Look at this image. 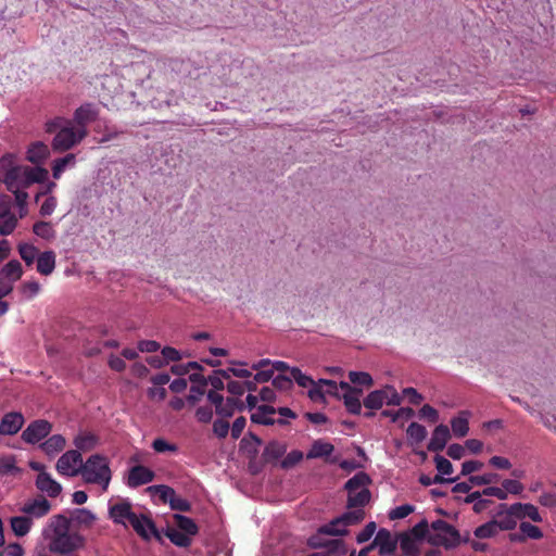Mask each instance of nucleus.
<instances>
[{
    "instance_id": "obj_1",
    "label": "nucleus",
    "mask_w": 556,
    "mask_h": 556,
    "mask_svg": "<svg viewBox=\"0 0 556 556\" xmlns=\"http://www.w3.org/2000/svg\"><path fill=\"white\" fill-rule=\"evenodd\" d=\"M46 131L55 134L52 140V149L56 152H65L80 143L88 135L87 129L73 126V122L63 117H55L46 123Z\"/></svg>"
},
{
    "instance_id": "obj_2",
    "label": "nucleus",
    "mask_w": 556,
    "mask_h": 556,
    "mask_svg": "<svg viewBox=\"0 0 556 556\" xmlns=\"http://www.w3.org/2000/svg\"><path fill=\"white\" fill-rule=\"evenodd\" d=\"M81 476L88 483L103 484L108 488L111 481V469L106 457L94 454L84 464Z\"/></svg>"
},
{
    "instance_id": "obj_3",
    "label": "nucleus",
    "mask_w": 556,
    "mask_h": 556,
    "mask_svg": "<svg viewBox=\"0 0 556 556\" xmlns=\"http://www.w3.org/2000/svg\"><path fill=\"white\" fill-rule=\"evenodd\" d=\"M432 530L437 532L431 535L428 542L433 545H444L445 547H454L459 543V532L448 522L438 519L431 523Z\"/></svg>"
},
{
    "instance_id": "obj_4",
    "label": "nucleus",
    "mask_w": 556,
    "mask_h": 556,
    "mask_svg": "<svg viewBox=\"0 0 556 556\" xmlns=\"http://www.w3.org/2000/svg\"><path fill=\"white\" fill-rule=\"evenodd\" d=\"M86 540L78 532L60 533L53 535L49 547L52 553L56 554H72L85 546Z\"/></svg>"
},
{
    "instance_id": "obj_5",
    "label": "nucleus",
    "mask_w": 556,
    "mask_h": 556,
    "mask_svg": "<svg viewBox=\"0 0 556 556\" xmlns=\"http://www.w3.org/2000/svg\"><path fill=\"white\" fill-rule=\"evenodd\" d=\"M402 397L392 386L371 391L363 401L364 406L370 410L380 409L383 404L400 405Z\"/></svg>"
},
{
    "instance_id": "obj_6",
    "label": "nucleus",
    "mask_w": 556,
    "mask_h": 556,
    "mask_svg": "<svg viewBox=\"0 0 556 556\" xmlns=\"http://www.w3.org/2000/svg\"><path fill=\"white\" fill-rule=\"evenodd\" d=\"M346 532V526L340 516L331 520L329 523L321 526L317 533L308 539V544L315 548L327 546L329 540H324L325 535L338 536L344 535Z\"/></svg>"
},
{
    "instance_id": "obj_7",
    "label": "nucleus",
    "mask_w": 556,
    "mask_h": 556,
    "mask_svg": "<svg viewBox=\"0 0 556 556\" xmlns=\"http://www.w3.org/2000/svg\"><path fill=\"white\" fill-rule=\"evenodd\" d=\"M83 456L79 451L71 450L65 452L56 462V471L66 477H75L81 473L84 467Z\"/></svg>"
},
{
    "instance_id": "obj_8",
    "label": "nucleus",
    "mask_w": 556,
    "mask_h": 556,
    "mask_svg": "<svg viewBox=\"0 0 556 556\" xmlns=\"http://www.w3.org/2000/svg\"><path fill=\"white\" fill-rule=\"evenodd\" d=\"M52 431V424L46 419L31 421L22 432V440L28 444H36L47 438Z\"/></svg>"
},
{
    "instance_id": "obj_9",
    "label": "nucleus",
    "mask_w": 556,
    "mask_h": 556,
    "mask_svg": "<svg viewBox=\"0 0 556 556\" xmlns=\"http://www.w3.org/2000/svg\"><path fill=\"white\" fill-rule=\"evenodd\" d=\"M51 508V503L43 495H37L34 498L27 500L20 510L33 520L34 518L39 519L47 516Z\"/></svg>"
},
{
    "instance_id": "obj_10",
    "label": "nucleus",
    "mask_w": 556,
    "mask_h": 556,
    "mask_svg": "<svg viewBox=\"0 0 556 556\" xmlns=\"http://www.w3.org/2000/svg\"><path fill=\"white\" fill-rule=\"evenodd\" d=\"M340 389L344 391L342 399L344 406L350 414L359 415L362 412L361 396L363 390L356 387H352L349 382L341 381Z\"/></svg>"
},
{
    "instance_id": "obj_11",
    "label": "nucleus",
    "mask_w": 556,
    "mask_h": 556,
    "mask_svg": "<svg viewBox=\"0 0 556 556\" xmlns=\"http://www.w3.org/2000/svg\"><path fill=\"white\" fill-rule=\"evenodd\" d=\"M109 514L113 522L123 526L130 525L131 520L137 516V514L132 511V505L128 500H121L112 504Z\"/></svg>"
},
{
    "instance_id": "obj_12",
    "label": "nucleus",
    "mask_w": 556,
    "mask_h": 556,
    "mask_svg": "<svg viewBox=\"0 0 556 556\" xmlns=\"http://www.w3.org/2000/svg\"><path fill=\"white\" fill-rule=\"evenodd\" d=\"M520 516L518 510L513 509V505L501 504L494 520L500 531H510L516 528Z\"/></svg>"
},
{
    "instance_id": "obj_13",
    "label": "nucleus",
    "mask_w": 556,
    "mask_h": 556,
    "mask_svg": "<svg viewBox=\"0 0 556 556\" xmlns=\"http://www.w3.org/2000/svg\"><path fill=\"white\" fill-rule=\"evenodd\" d=\"M154 478L155 473L153 470L143 465H136L129 469L126 483L129 488L136 489L152 482Z\"/></svg>"
},
{
    "instance_id": "obj_14",
    "label": "nucleus",
    "mask_w": 556,
    "mask_h": 556,
    "mask_svg": "<svg viewBox=\"0 0 556 556\" xmlns=\"http://www.w3.org/2000/svg\"><path fill=\"white\" fill-rule=\"evenodd\" d=\"M24 422L23 414L17 412L7 413L0 420V434L14 435L22 429Z\"/></svg>"
},
{
    "instance_id": "obj_15",
    "label": "nucleus",
    "mask_w": 556,
    "mask_h": 556,
    "mask_svg": "<svg viewBox=\"0 0 556 556\" xmlns=\"http://www.w3.org/2000/svg\"><path fill=\"white\" fill-rule=\"evenodd\" d=\"M130 526L136 533L144 540H150L151 536L160 539L155 523L146 515H137L134 520H131Z\"/></svg>"
},
{
    "instance_id": "obj_16",
    "label": "nucleus",
    "mask_w": 556,
    "mask_h": 556,
    "mask_svg": "<svg viewBox=\"0 0 556 556\" xmlns=\"http://www.w3.org/2000/svg\"><path fill=\"white\" fill-rule=\"evenodd\" d=\"M99 116V110L93 103H85L74 112V122L79 129H87V125Z\"/></svg>"
},
{
    "instance_id": "obj_17",
    "label": "nucleus",
    "mask_w": 556,
    "mask_h": 556,
    "mask_svg": "<svg viewBox=\"0 0 556 556\" xmlns=\"http://www.w3.org/2000/svg\"><path fill=\"white\" fill-rule=\"evenodd\" d=\"M370 545H372V548L378 547L379 554L381 556H386L392 555L395 552L397 541L392 538L391 532L389 530L382 528L377 532Z\"/></svg>"
},
{
    "instance_id": "obj_18",
    "label": "nucleus",
    "mask_w": 556,
    "mask_h": 556,
    "mask_svg": "<svg viewBox=\"0 0 556 556\" xmlns=\"http://www.w3.org/2000/svg\"><path fill=\"white\" fill-rule=\"evenodd\" d=\"M334 451L333 444L323 441V440H315L309 448V451L306 454L307 459H315V458H326V462L330 464H336L338 462L337 457L328 458Z\"/></svg>"
},
{
    "instance_id": "obj_19",
    "label": "nucleus",
    "mask_w": 556,
    "mask_h": 556,
    "mask_svg": "<svg viewBox=\"0 0 556 556\" xmlns=\"http://www.w3.org/2000/svg\"><path fill=\"white\" fill-rule=\"evenodd\" d=\"M35 483L36 488L42 493H46L49 497H56L62 492L61 484L46 471L38 473Z\"/></svg>"
},
{
    "instance_id": "obj_20",
    "label": "nucleus",
    "mask_w": 556,
    "mask_h": 556,
    "mask_svg": "<svg viewBox=\"0 0 556 556\" xmlns=\"http://www.w3.org/2000/svg\"><path fill=\"white\" fill-rule=\"evenodd\" d=\"M451 438L450 429L445 425H439L435 427L431 440L428 444L430 452H441L444 450L448 439Z\"/></svg>"
},
{
    "instance_id": "obj_21",
    "label": "nucleus",
    "mask_w": 556,
    "mask_h": 556,
    "mask_svg": "<svg viewBox=\"0 0 556 556\" xmlns=\"http://www.w3.org/2000/svg\"><path fill=\"white\" fill-rule=\"evenodd\" d=\"M66 446V440L62 434H53L40 444L41 450L49 456L53 457L62 452Z\"/></svg>"
},
{
    "instance_id": "obj_22",
    "label": "nucleus",
    "mask_w": 556,
    "mask_h": 556,
    "mask_svg": "<svg viewBox=\"0 0 556 556\" xmlns=\"http://www.w3.org/2000/svg\"><path fill=\"white\" fill-rule=\"evenodd\" d=\"M10 526L16 536H25L33 527V520L26 515L10 518Z\"/></svg>"
},
{
    "instance_id": "obj_23",
    "label": "nucleus",
    "mask_w": 556,
    "mask_h": 556,
    "mask_svg": "<svg viewBox=\"0 0 556 556\" xmlns=\"http://www.w3.org/2000/svg\"><path fill=\"white\" fill-rule=\"evenodd\" d=\"M469 416L470 413L468 410H462L457 417H454L451 420L452 430L455 437L464 438L467 435L469 431Z\"/></svg>"
},
{
    "instance_id": "obj_24",
    "label": "nucleus",
    "mask_w": 556,
    "mask_h": 556,
    "mask_svg": "<svg viewBox=\"0 0 556 556\" xmlns=\"http://www.w3.org/2000/svg\"><path fill=\"white\" fill-rule=\"evenodd\" d=\"M50 154L49 148L46 143L37 141L33 143L27 150V160L33 164L42 163Z\"/></svg>"
},
{
    "instance_id": "obj_25",
    "label": "nucleus",
    "mask_w": 556,
    "mask_h": 556,
    "mask_svg": "<svg viewBox=\"0 0 556 556\" xmlns=\"http://www.w3.org/2000/svg\"><path fill=\"white\" fill-rule=\"evenodd\" d=\"M23 275L22 265L18 261L12 260L0 270V279H4L11 285L17 281Z\"/></svg>"
},
{
    "instance_id": "obj_26",
    "label": "nucleus",
    "mask_w": 556,
    "mask_h": 556,
    "mask_svg": "<svg viewBox=\"0 0 556 556\" xmlns=\"http://www.w3.org/2000/svg\"><path fill=\"white\" fill-rule=\"evenodd\" d=\"M244 407L245 405L242 401L235 397H227L226 401H223L216 414L223 418H229L233 416L236 410L242 412Z\"/></svg>"
},
{
    "instance_id": "obj_27",
    "label": "nucleus",
    "mask_w": 556,
    "mask_h": 556,
    "mask_svg": "<svg viewBox=\"0 0 556 556\" xmlns=\"http://www.w3.org/2000/svg\"><path fill=\"white\" fill-rule=\"evenodd\" d=\"M55 267V254L47 251L37 257V270L45 276L50 275Z\"/></svg>"
},
{
    "instance_id": "obj_28",
    "label": "nucleus",
    "mask_w": 556,
    "mask_h": 556,
    "mask_svg": "<svg viewBox=\"0 0 556 556\" xmlns=\"http://www.w3.org/2000/svg\"><path fill=\"white\" fill-rule=\"evenodd\" d=\"M326 552H316L308 556H344L346 548L341 539H331L328 541L327 546H324Z\"/></svg>"
},
{
    "instance_id": "obj_29",
    "label": "nucleus",
    "mask_w": 556,
    "mask_h": 556,
    "mask_svg": "<svg viewBox=\"0 0 556 556\" xmlns=\"http://www.w3.org/2000/svg\"><path fill=\"white\" fill-rule=\"evenodd\" d=\"M174 521H175V525L177 526L178 530L187 533L190 536L197 535L199 532L198 525L194 522L193 519H191L187 516H184L180 514H175Z\"/></svg>"
},
{
    "instance_id": "obj_30",
    "label": "nucleus",
    "mask_w": 556,
    "mask_h": 556,
    "mask_svg": "<svg viewBox=\"0 0 556 556\" xmlns=\"http://www.w3.org/2000/svg\"><path fill=\"white\" fill-rule=\"evenodd\" d=\"M513 509L518 510L519 515H521L519 520L528 517L533 522L542 521V517H541L538 508L533 504L515 503V504H513Z\"/></svg>"
},
{
    "instance_id": "obj_31",
    "label": "nucleus",
    "mask_w": 556,
    "mask_h": 556,
    "mask_svg": "<svg viewBox=\"0 0 556 556\" xmlns=\"http://www.w3.org/2000/svg\"><path fill=\"white\" fill-rule=\"evenodd\" d=\"M370 491L368 489H362L355 492H349L348 507L357 508L364 507L370 501Z\"/></svg>"
},
{
    "instance_id": "obj_32",
    "label": "nucleus",
    "mask_w": 556,
    "mask_h": 556,
    "mask_svg": "<svg viewBox=\"0 0 556 556\" xmlns=\"http://www.w3.org/2000/svg\"><path fill=\"white\" fill-rule=\"evenodd\" d=\"M286 445L278 441H270L264 448L263 457L266 462L277 460L286 453Z\"/></svg>"
},
{
    "instance_id": "obj_33",
    "label": "nucleus",
    "mask_w": 556,
    "mask_h": 556,
    "mask_svg": "<svg viewBox=\"0 0 556 556\" xmlns=\"http://www.w3.org/2000/svg\"><path fill=\"white\" fill-rule=\"evenodd\" d=\"M370 483V478L366 472H357L345 483V490L348 492H355L359 489H366L365 486Z\"/></svg>"
},
{
    "instance_id": "obj_34",
    "label": "nucleus",
    "mask_w": 556,
    "mask_h": 556,
    "mask_svg": "<svg viewBox=\"0 0 556 556\" xmlns=\"http://www.w3.org/2000/svg\"><path fill=\"white\" fill-rule=\"evenodd\" d=\"M165 535L169 539V541L173 544L179 547H188L191 545L192 542L190 535L174 528H168Z\"/></svg>"
},
{
    "instance_id": "obj_35",
    "label": "nucleus",
    "mask_w": 556,
    "mask_h": 556,
    "mask_svg": "<svg viewBox=\"0 0 556 556\" xmlns=\"http://www.w3.org/2000/svg\"><path fill=\"white\" fill-rule=\"evenodd\" d=\"M500 532L495 520H490L479 527H477L473 531V534L477 539H490L497 535Z\"/></svg>"
},
{
    "instance_id": "obj_36",
    "label": "nucleus",
    "mask_w": 556,
    "mask_h": 556,
    "mask_svg": "<svg viewBox=\"0 0 556 556\" xmlns=\"http://www.w3.org/2000/svg\"><path fill=\"white\" fill-rule=\"evenodd\" d=\"M400 547L406 556H418L419 555V548L416 544V539H414L408 533L401 534Z\"/></svg>"
},
{
    "instance_id": "obj_37",
    "label": "nucleus",
    "mask_w": 556,
    "mask_h": 556,
    "mask_svg": "<svg viewBox=\"0 0 556 556\" xmlns=\"http://www.w3.org/2000/svg\"><path fill=\"white\" fill-rule=\"evenodd\" d=\"M71 521L72 519L65 517L64 515L53 516L50 519V528L52 529L53 535L70 532Z\"/></svg>"
},
{
    "instance_id": "obj_38",
    "label": "nucleus",
    "mask_w": 556,
    "mask_h": 556,
    "mask_svg": "<svg viewBox=\"0 0 556 556\" xmlns=\"http://www.w3.org/2000/svg\"><path fill=\"white\" fill-rule=\"evenodd\" d=\"M71 519L78 526L90 527L96 520V516L88 509L77 508L72 513Z\"/></svg>"
},
{
    "instance_id": "obj_39",
    "label": "nucleus",
    "mask_w": 556,
    "mask_h": 556,
    "mask_svg": "<svg viewBox=\"0 0 556 556\" xmlns=\"http://www.w3.org/2000/svg\"><path fill=\"white\" fill-rule=\"evenodd\" d=\"M74 444L77 448V451H90L92 450L97 444V437L92 433H79L74 439Z\"/></svg>"
},
{
    "instance_id": "obj_40",
    "label": "nucleus",
    "mask_w": 556,
    "mask_h": 556,
    "mask_svg": "<svg viewBox=\"0 0 556 556\" xmlns=\"http://www.w3.org/2000/svg\"><path fill=\"white\" fill-rule=\"evenodd\" d=\"M148 491L152 494H156L161 502L164 504H170V500L176 492L172 486L165 484H156L148 488Z\"/></svg>"
},
{
    "instance_id": "obj_41",
    "label": "nucleus",
    "mask_w": 556,
    "mask_h": 556,
    "mask_svg": "<svg viewBox=\"0 0 556 556\" xmlns=\"http://www.w3.org/2000/svg\"><path fill=\"white\" fill-rule=\"evenodd\" d=\"M20 173L21 166L12 167L5 173L4 184L9 191H17V189H21Z\"/></svg>"
},
{
    "instance_id": "obj_42",
    "label": "nucleus",
    "mask_w": 556,
    "mask_h": 556,
    "mask_svg": "<svg viewBox=\"0 0 556 556\" xmlns=\"http://www.w3.org/2000/svg\"><path fill=\"white\" fill-rule=\"evenodd\" d=\"M75 154H66L63 157L56 159L52 165V176L54 179H59L62 173L65 170L66 166L70 164H74Z\"/></svg>"
},
{
    "instance_id": "obj_43",
    "label": "nucleus",
    "mask_w": 556,
    "mask_h": 556,
    "mask_svg": "<svg viewBox=\"0 0 556 556\" xmlns=\"http://www.w3.org/2000/svg\"><path fill=\"white\" fill-rule=\"evenodd\" d=\"M406 433L407 437L416 444L421 443L427 437L426 428L418 422H412L408 426Z\"/></svg>"
},
{
    "instance_id": "obj_44",
    "label": "nucleus",
    "mask_w": 556,
    "mask_h": 556,
    "mask_svg": "<svg viewBox=\"0 0 556 556\" xmlns=\"http://www.w3.org/2000/svg\"><path fill=\"white\" fill-rule=\"evenodd\" d=\"M349 379L351 383H353L356 388L357 386H364L369 388L374 384L371 376L365 371H350Z\"/></svg>"
},
{
    "instance_id": "obj_45",
    "label": "nucleus",
    "mask_w": 556,
    "mask_h": 556,
    "mask_svg": "<svg viewBox=\"0 0 556 556\" xmlns=\"http://www.w3.org/2000/svg\"><path fill=\"white\" fill-rule=\"evenodd\" d=\"M18 253L26 265H31L37 257L38 250L33 244L21 243Z\"/></svg>"
},
{
    "instance_id": "obj_46",
    "label": "nucleus",
    "mask_w": 556,
    "mask_h": 556,
    "mask_svg": "<svg viewBox=\"0 0 556 556\" xmlns=\"http://www.w3.org/2000/svg\"><path fill=\"white\" fill-rule=\"evenodd\" d=\"M274 414H276V408L274 406L263 404L257 406L256 410L251 415V421L262 425L267 415Z\"/></svg>"
},
{
    "instance_id": "obj_47",
    "label": "nucleus",
    "mask_w": 556,
    "mask_h": 556,
    "mask_svg": "<svg viewBox=\"0 0 556 556\" xmlns=\"http://www.w3.org/2000/svg\"><path fill=\"white\" fill-rule=\"evenodd\" d=\"M33 231L36 236L42 239H51L54 237V230L48 222H37L33 226Z\"/></svg>"
},
{
    "instance_id": "obj_48",
    "label": "nucleus",
    "mask_w": 556,
    "mask_h": 556,
    "mask_svg": "<svg viewBox=\"0 0 556 556\" xmlns=\"http://www.w3.org/2000/svg\"><path fill=\"white\" fill-rule=\"evenodd\" d=\"M519 530L523 533L525 539L539 540L543 536L541 529L530 522L522 521L519 526Z\"/></svg>"
},
{
    "instance_id": "obj_49",
    "label": "nucleus",
    "mask_w": 556,
    "mask_h": 556,
    "mask_svg": "<svg viewBox=\"0 0 556 556\" xmlns=\"http://www.w3.org/2000/svg\"><path fill=\"white\" fill-rule=\"evenodd\" d=\"M500 476L494 472L484 473L481 476H470L469 482L473 485H489L491 483L497 482Z\"/></svg>"
},
{
    "instance_id": "obj_50",
    "label": "nucleus",
    "mask_w": 556,
    "mask_h": 556,
    "mask_svg": "<svg viewBox=\"0 0 556 556\" xmlns=\"http://www.w3.org/2000/svg\"><path fill=\"white\" fill-rule=\"evenodd\" d=\"M290 374L292 377V380H294L300 387L307 388L311 387L315 381L309 376L303 374L300 368L292 367L290 369Z\"/></svg>"
},
{
    "instance_id": "obj_51",
    "label": "nucleus",
    "mask_w": 556,
    "mask_h": 556,
    "mask_svg": "<svg viewBox=\"0 0 556 556\" xmlns=\"http://www.w3.org/2000/svg\"><path fill=\"white\" fill-rule=\"evenodd\" d=\"M169 507L173 510L184 511L188 513L191 510V504L188 500L177 495V493H174L173 498L170 500Z\"/></svg>"
},
{
    "instance_id": "obj_52",
    "label": "nucleus",
    "mask_w": 556,
    "mask_h": 556,
    "mask_svg": "<svg viewBox=\"0 0 556 556\" xmlns=\"http://www.w3.org/2000/svg\"><path fill=\"white\" fill-rule=\"evenodd\" d=\"M152 447L157 453L172 452L176 453L178 451V446L174 443H169L162 438H157L152 442Z\"/></svg>"
},
{
    "instance_id": "obj_53",
    "label": "nucleus",
    "mask_w": 556,
    "mask_h": 556,
    "mask_svg": "<svg viewBox=\"0 0 556 556\" xmlns=\"http://www.w3.org/2000/svg\"><path fill=\"white\" fill-rule=\"evenodd\" d=\"M273 386L282 391L290 390L293 386L291 374L289 376L280 374L273 378Z\"/></svg>"
},
{
    "instance_id": "obj_54",
    "label": "nucleus",
    "mask_w": 556,
    "mask_h": 556,
    "mask_svg": "<svg viewBox=\"0 0 556 556\" xmlns=\"http://www.w3.org/2000/svg\"><path fill=\"white\" fill-rule=\"evenodd\" d=\"M503 490L506 492V495L508 493L514 495H519L523 491V485L521 482L515 479H505L502 482Z\"/></svg>"
},
{
    "instance_id": "obj_55",
    "label": "nucleus",
    "mask_w": 556,
    "mask_h": 556,
    "mask_svg": "<svg viewBox=\"0 0 556 556\" xmlns=\"http://www.w3.org/2000/svg\"><path fill=\"white\" fill-rule=\"evenodd\" d=\"M4 217L5 219L0 224V235L9 236L14 231L17 219L14 215H9V213Z\"/></svg>"
},
{
    "instance_id": "obj_56",
    "label": "nucleus",
    "mask_w": 556,
    "mask_h": 556,
    "mask_svg": "<svg viewBox=\"0 0 556 556\" xmlns=\"http://www.w3.org/2000/svg\"><path fill=\"white\" fill-rule=\"evenodd\" d=\"M413 511H414V507L412 505H408V504L401 505V506L395 507L394 509H392L389 513V518L391 520L403 519V518L407 517L409 514H412Z\"/></svg>"
},
{
    "instance_id": "obj_57",
    "label": "nucleus",
    "mask_w": 556,
    "mask_h": 556,
    "mask_svg": "<svg viewBox=\"0 0 556 556\" xmlns=\"http://www.w3.org/2000/svg\"><path fill=\"white\" fill-rule=\"evenodd\" d=\"M429 531V525L426 519H422L417 525H415L410 531V535L416 540H422L426 538Z\"/></svg>"
},
{
    "instance_id": "obj_58",
    "label": "nucleus",
    "mask_w": 556,
    "mask_h": 556,
    "mask_svg": "<svg viewBox=\"0 0 556 556\" xmlns=\"http://www.w3.org/2000/svg\"><path fill=\"white\" fill-rule=\"evenodd\" d=\"M307 395L314 402L324 401L325 400V391L323 389V383H320L319 380L315 381L311 386V388L307 392Z\"/></svg>"
},
{
    "instance_id": "obj_59",
    "label": "nucleus",
    "mask_w": 556,
    "mask_h": 556,
    "mask_svg": "<svg viewBox=\"0 0 556 556\" xmlns=\"http://www.w3.org/2000/svg\"><path fill=\"white\" fill-rule=\"evenodd\" d=\"M435 467L441 475H451L453 472L452 463L443 456L437 455L434 457Z\"/></svg>"
},
{
    "instance_id": "obj_60",
    "label": "nucleus",
    "mask_w": 556,
    "mask_h": 556,
    "mask_svg": "<svg viewBox=\"0 0 556 556\" xmlns=\"http://www.w3.org/2000/svg\"><path fill=\"white\" fill-rule=\"evenodd\" d=\"M364 511L362 509L348 511L341 516L342 520L344 521L345 526L356 525L361 522L364 519Z\"/></svg>"
},
{
    "instance_id": "obj_61",
    "label": "nucleus",
    "mask_w": 556,
    "mask_h": 556,
    "mask_svg": "<svg viewBox=\"0 0 556 556\" xmlns=\"http://www.w3.org/2000/svg\"><path fill=\"white\" fill-rule=\"evenodd\" d=\"M303 459V453L301 451H291L281 462L282 468H290L300 463Z\"/></svg>"
},
{
    "instance_id": "obj_62",
    "label": "nucleus",
    "mask_w": 556,
    "mask_h": 556,
    "mask_svg": "<svg viewBox=\"0 0 556 556\" xmlns=\"http://www.w3.org/2000/svg\"><path fill=\"white\" fill-rule=\"evenodd\" d=\"M229 422L224 419H216L213 424V432L219 438L225 439L229 432Z\"/></svg>"
},
{
    "instance_id": "obj_63",
    "label": "nucleus",
    "mask_w": 556,
    "mask_h": 556,
    "mask_svg": "<svg viewBox=\"0 0 556 556\" xmlns=\"http://www.w3.org/2000/svg\"><path fill=\"white\" fill-rule=\"evenodd\" d=\"M377 527L374 521L367 523L365 528L357 534V543H365L370 540V538L374 535Z\"/></svg>"
},
{
    "instance_id": "obj_64",
    "label": "nucleus",
    "mask_w": 556,
    "mask_h": 556,
    "mask_svg": "<svg viewBox=\"0 0 556 556\" xmlns=\"http://www.w3.org/2000/svg\"><path fill=\"white\" fill-rule=\"evenodd\" d=\"M24 549L18 543H10L0 551V556H23Z\"/></svg>"
}]
</instances>
